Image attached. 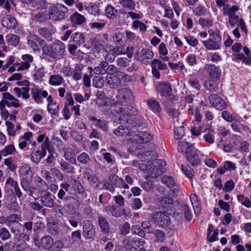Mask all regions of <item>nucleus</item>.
Returning a JSON list of instances; mask_svg holds the SVG:
<instances>
[{
	"instance_id": "39448f33",
	"label": "nucleus",
	"mask_w": 251,
	"mask_h": 251,
	"mask_svg": "<svg viewBox=\"0 0 251 251\" xmlns=\"http://www.w3.org/2000/svg\"><path fill=\"white\" fill-rule=\"evenodd\" d=\"M40 201L44 206L58 209L59 210V213H61V206L56 204L53 199L51 198V194L50 192H46L45 194L42 195L40 198Z\"/></svg>"
},
{
	"instance_id": "7ed1b4c3",
	"label": "nucleus",
	"mask_w": 251,
	"mask_h": 251,
	"mask_svg": "<svg viewBox=\"0 0 251 251\" xmlns=\"http://www.w3.org/2000/svg\"><path fill=\"white\" fill-rule=\"evenodd\" d=\"M150 218L158 227H165L170 224V218L168 214L161 211L151 214Z\"/></svg>"
},
{
	"instance_id": "cd10ccee",
	"label": "nucleus",
	"mask_w": 251,
	"mask_h": 251,
	"mask_svg": "<svg viewBox=\"0 0 251 251\" xmlns=\"http://www.w3.org/2000/svg\"><path fill=\"white\" fill-rule=\"evenodd\" d=\"M186 157L187 160L193 166H197L201 163V160L199 155L196 153H188L186 154Z\"/></svg>"
},
{
	"instance_id": "c85d7f7f",
	"label": "nucleus",
	"mask_w": 251,
	"mask_h": 251,
	"mask_svg": "<svg viewBox=\"0 0 251 251\" xmlns=\"http://www.w3.org/2000/svg\"><path fill=\"white\" fill-rule=\"evenodd\" d=\"M161 182L169 188H173L176 186L175 181L172 176L165 175L162 176Z\"/></svg>"
},
{
	"instance_id": "9b49d317",
	"label": "nucleus",
	"mask_w": 251,
	"mask_h": 251,
	"mask_svg": "<svg viewBox=\"0 0 251 251\" xmlns=\"http://www.w3.org/2000/svg\"><path fill=\"white\" fill-rule=\"evenodd\" d=\"M108 179L113 185L114 187L124 188L128 189L129 186L126 184L123 179L119 177L117 175L111 174L108 176Z\"/></svg>"
},
{
	"instance_id": "37998d69",
	"label": "nucleus",
	"mask_w": 251,
	"mask_h": 251,
	"mask_svg": "<svg viewBox=\"0 0 251 251\" xmlns=\"http://www.w3.org/2000/svg\"><path fill=\"white\" fill-rule=\"evenodd\" d=\"M114 133L118 136H126L129 134V132L127 127L121 126L114 130Z\"/></svg>"
},
{
	"instance_id": "c03bdc74",
	"label": "nucleus",
	"mask_w": 251,
	"mask_h": 251,
	"mask_svg": "<svg viewBox=\"0 0 251 251\" xmlns=\"http://www.w3.org/2000/svg\"><path fill=\"white\" fill-rule=\"evenodd\" d=\"M204 86L206 89L210 91L216 92L218 89L216 83L213 80H207L205 81Z\"/></svg>"
},
{
	"instance_id": "473e14b6",
	"label": "nucleus",
	"mask_w": 251,
	"mask_h": 251,
	"mask_svg": "<svg viewBox=\"0 0 251 251\" xmlns=\"http://www.w3.org/2000/svg\"><path fill=\"white\" fill-rule=\"evenodd\" d=\"M158 201L160 206L165 208L173 203L174 200L170 197H164L159 198Z\"/></svg>"
},
{
	"instance_id": "79ce46f5",
	"label": "nucleus",
	"mask_w": 251,
	"mask_h": 251,
	"mask_svg": "<svg viewBox=\"0 0 251 251\" xmlns=\"http://www.w3.org/2000/svg\"><path fill=\"white\" fill-rule=\"evenodd\" d=\"M205 47L208 50H215L220 48V44L216 43L210 39L203 42Z\"/></svg>"
},
{
	"instance_id": "a18cd8bd",
	"label": "nucleus",
	"mask_w": 251,
	"mask_h": 251,
	"mask_svg": "<svg viewBox=\"0 0 251 251\" xmlns=\"http://www.w3.org/2000/svg\"><path fill=\"white\" fill-rule=\"evenodd\" d=\"M73 185L75 191H77L79 194H82L84 193L85 188L79 180H75Z\"/></svg>"
},
{
	"instance_id": "6e6d98bb",
	"label": "nucleus",
	"mask_w": 251,
	"mask_h": 251,
	"mask_svg": "<svg viewBox=\"0 0 251 251\" xmlns=\"http://www.w3.org/2000/svg\"><path fill=\"white\" fill-rule=\"evenodd\" d=\"M17 101H12L10 102L7 100H2L0 102V107L5 108V104H6L7 106L10 107L12 106L15 107H19L20 106V104L16 102Z\"/></svg>"
},
{
	"instance_id": "338daca9",
	"label": "nucleus",
	"mask_w": 251,
	"mask_h": 251,
	"mask_svg": "<svg viewBox=\"0 0 251 251\" xmlns=\"http://www.w3.org/2000/svg\"><path fill=\"white\" fill-rule=\"evenodd\" d=\"M186 61L190 66H193L197 64L196 56L195 54H189L186 58Z\"/></svg>"
},
{
	"instance_id": "20e7f679",
	"label": "nucleus",
	"mask_w": 251,
	"mask_h": 251,
	"mask_svg": "<svg viewBox=\"0 0 251 251\" xmlns=\"http://www.w3.org/2000/svg\"><path fill=\"white\" fill-rule=\"evenodd\" d=\"M146 170L147 171L148 174L145 176V178L150 182H154L158 176L165 172V170L163 168L161 169L157 168L153 163L147 166Z\"/></svg>"
},
{
	"instance_id": "bf43d9fd",
	"label": "nucleus",
	"mask_w": 251,
	"mask_h": 251,
	"mask_svg": "<svg viewBox=\"0 0 251 251\" xmlns=\"http://www.w3.org/2000/svg\"><path fill=\"white\" fill-rule=\"evenodd\" d=\"M116 62L118 66L121 67H126L128 65L130 60H128L126 58L121 57L118 58Z\"/></svg>"
},
{
	"instance_id": "680f3d73",
	"label": "nucleus",
	"mask_w": 251,
	"mask_h": 251,
	"mask_svg": "<svg viewBox=\"0 0 251 251\" xmlns=\"http://www.w3.org/2000/svg\"><path fill=\"white\" fill-rule=\"evenodd\" d=\"M18 224L19 225L15 224L12 225L11 226H8L9 227L11 232L14 235V236L18 235L21 233L20 229H19L21 224L20 223Z\"/></svg>"
},
{
	"instance_id": "f704fd0d",
	"label": "nucleus",
	"mask_w": 251,
	"mask_h": 251,
	"mask_svg": "<svg viewBox=\"0 0 251 251\" xmlns=\"http://www.w3.org/2000/svg\"><path fill=\"white\" fill-rule=\"evenodd\" d=\"M6 40L9 45L16 46L19 43L20 39L16 35L10 34L6 35Z\"/></svg>"
},
{
	"instance_id": "13d9d810",
	"label": "nucleus",
	"mask_w": 251,
	"mask_h": 251,
	"mask_svg": "<svg viewBox=\"0 0 251 251\" xmlns=\"http://www.w3.org/2000/svg\"><path fill=\"white\" fill-rule=\"evenodd\" d=\"M34 19L36 21L43 23L47 20L48 17L46 12H39L35 15Z\"/></svg>"
},
{
	"instance_id": "f8f14e48",
	"label": "nucleus",
	"mask_w": 251,
	"mask_h": 251,
	"mask_svg": "<svg viewBox=\"0 0 251 251\" xmlns=\"http://www.w3.org/2000/svg\"><path fill=\"white\" fill-rule=\"evenodd\" d=\"M153 52L148 49H143L141 50V55L137 58V60L144 64H148L150 60L153 57Z\"/></svg>"
},
{
	"instance_id": "ddd939ff",
	"label": "nucleus",
	"mask_w": 251,
	"mask_h": 251,
	"mask_svg": "<svg viewBox=\"0 0 251 251\" xmlns=\"http://www.w3.org/2000/svg\"><path fill=\"white\" fill-rule=\"evenodd\" d=\"M70 21L73 26H76L77 25H81L85 22V18L77 12H75L70 17Z\"/></svg>"
},
{
	"instance_id": "de8ad7c7",
	"label": "nucleus",
	"mask_w": 251,
	"mask_h": 251,
	"mask_svg": "<svg viewBox=\"0 0 251 251\" xmlns=\"http://www.w3.org/2000/svg\"><path fill=\"white\" fill-rule=\"evenodd\" d=\"M11 235L5 227L0 229V237L2 241L7 240L11 238Z\"/></svg>"
},
{
	"instance_id": "b1692460",
	"label": "nucleus",
	"mask_w": 251,
	"mask_h": 251,
	"mask_svg": "<svg viewBox=\"0 0 251 251\" xmlns=\"http://www.w3.org/2000/svg\"><path fill=\"white\" fill-rule=\"evenodd\" d=\"M137 137L138 139H136V140L140 144H143L149 142L151 139L152 136L149 133L142 131L137 135Z\"/></svg>"
},
{
	"instance_id": "49530a36",
	"label": "nucleus",
	"mask_w": 251,
	"mask_h": 251,
	"mask_svg": "<svg viewBox=\"0 0 251 251\" xmlns=\"http://www.w3.org/2000/svg\"><path fill=\"white\" fill-rule=\"evenodd\" d=\"M182 211L184 213V217L187 221H190L192 219V214L190 209L186 204L181 205Z\"/></svg>"
},
{
	"instance_id": "4d7b16f0",
	"label": "nucleus",
	"mask_w": 251,
	"mask_h": 251,
	"mask_svg": "<svg viewBox=\"0 0 251 251\" xmlns=\"http://www.w3.org/2000/svg\"><path fill=\"white\" fill-rule=\"evenodd\" d=\"M15 244L13 241H9L3 245V251H15Z\"/></svg>"
},
{
	"instance_id": "4468645a",
	"label": "nucleus",
	"mask_w": 251,
	"mask_h": 251,
	"mask_svg": "<svg viewBox=\"0 0 251 251\" xmlns=\"http://www.w3.org/2000/svg\"><path fill=\"white\" fill-rule=\"evenodd\" d=\"M1 25L7 28L14 29L17 25V21L13 17L6 16L2 18Z\"/></svg>"
},
{
	"instance_id": "aec40b11",
	"label": "nucleus",
	"mask_w": 251,
	"mask_h": 251,
	"mask_svg": "<svg viewBox=\"0 0 251 251\" xmlns=\"http://www.w3.org/2000/svg\"><path fill=\"white\" fill-rule=\"evenodd\" d=\"M71 38L74 44L79 46L83 44L85 41V35L81 32L73 33L71 36Z\"/></svg>"
},
{
	"instance_id": "e2e57ef3",
	"label": "nucleus",
	"mask_w": 251,
	"mask_h": 251,
	"mask_svg": "<svg viewBox=\"0 0 251 251\" xmlns=\"http://www.w3.org/2000/svg\"><path fill=\"white\" fill-rule=\"evenodd\" d=\"M181 168L186 176H187L189 178H192L194 171L190 167H186L184 165H182Z\"/></svg>"
},
{
	"instance_id": "1a4fd4ad",
	"label": "nucleus",
	"mask_w": 251,
	"mask_h": 251,
	"mask_svg": "<svg viewBox=\"0 0 251 251\" xmlns=\"http://www.w3.org/2000/svg\"><path fill=\"white\" fill-rule=\"evenodd\" d=\"M29 236L28 235L22 232L20 234L14 236L13 239L14 243L17 248L21 249H25L27 247L26 242L29 240Z\"/></svg>"
},
{
	"instance_id": "a211bd4d",
	"label": "nucleus",
	"mask_w": 251,
	"mask_h": 251,
	"mask_svg": "<svg viewBox=\"0 0 251 251\" xmlns=\"http://www.w3.org/2000/svg\"><path fill=\"white\" fill-rule=\"evenodd\" d=\"M123 247L126 250L128 251H136L137 249L134 244V238L127 237L123 241Z\"/></svg>"
},
{
	"instance_id": "a19ab883",
	"label": "nucleus",
	"mask_w": 251,
	"mask_h": 251,
	"mask_svg": "<svg viewBox=\"0 0 251 251\" xmlns=\"http://www.w3.org/2000/svg\"><path fill=\"white\" fill-rule=\"evenodd\" d=\"M209 33L211 36V38L209 39L216 43L220 44L221 42V37L219 30H216L214 31L211 29L209 30Z\"/></svg>"
},
{
	"instance_id": "09e8293b",
	"label": "nucleus",
	"mask_w": 251,
	"mask_h": 251,
	"mask_svg": "<svg viewBox=\"0 0 251 251\" xmlns=\"http://www.w3.org/2000/svg\"><path fill=\"white\" fill-rule=\"evenodd\" d=\"M120 4L129 10H134L135 6V2L132 0H122L120 1Z\"/></svg>"
},
{
	"instance_id": "393cba45",
	"label": "nucleus",
	"mask_w": 251,
	"mask_h": 251,
	"mask_svg": "<svg viewBox=\"0 0 251 251\" xmlns=\"http://www.w3.org/2000/svg\"><path fill=\"white\" fill-rule=\"evenodd\" d=\"M28 195L32 197L35 201L41 198L44 192L41 191V190L37 187L32 186L28 190Z\"/></svg>"
},
{
	"instance_id": "c9c22d12",
	"label": "nucleus",
	"mask_w": 251,
	"mask_h": 251,
	"mask_svg": "<svg viewBox=\"0 0 251 251\" xmlns=\"http://www.w3.org/2000/svg\"><path fill=\"white\" fill-rule=\"evenodd\" d=\"M117 10L111 5H108L105 9V15L109 19H115L117 16Z\"/></svg>"
},
{
	"instance_id": "6ab92c4d",
	"label": "nucleus",
	"mask_w": 251,
	"mask_h": 251,
	"mask_svg": "<svg viewBox=\"0 0 251 251\" xmlns=\"http://www.w3.org/2000/svg\"><path fill=\"white\" fill-rule=\"evenodd\" d=\"M53 242V240L51 236L49 235L45 236L41 239V248L45 250H48L51 248Z\"/></svg>"
},
{
	"instance_id": "8fccbe9b",
	"label": "nucleus",
	"mask_w": 251,
	"mask_h": 251,
	"mask_svg": "<svg viewBox=\"0 0 251 251\" xmlns=\"http://www.w3.org/2000/svg\"><path fill=\"white\" fill-rule=\"evenodd\" d=\"M77 160L82 164H88L90 161L89 155L86 152H82L77 157Z\"/></svg>"
},
{
	"instance_id": "0e129e2a",
	"label": "nucleus",
	"mask_w": 251,
	"mask_h": 251,
	"mask_svg": "<svg viewBox=\"0 0 251 251\" xmlns=\"http://www.w3.org/2000/svg\"><path fill=\"white\" fill-rule=\"evenodd\" d=\"M21 185L23 189L25 191L28 192L30 188L31 187L29 180L25 178H23L21 181Z\"/></svg>"
},
{
	"instance_id": "e433bc0d",
	"label": "nucleus",
	"mask_w": 251,
	"mask_h": 251,
	"mask_svg": "<svg viewBox=\"0 0 251 251\" xmlns=\"http://www.w3.org/2000/svg\"><path fill=\"white\" fill-rule=\"evenodd\" d=\"M134 244L136 248H139L138 250H143L145 248L146 241L144 237H134Z\"/></svg>"
},
{
	"instance_id": "3c124183",
	"label": "nucleus",
	"mask_w": 251,
	"mask_h": 251,
	"mask_svg": "<svg viewBox=\"0 0 251 251\" xmlns=\"http://www.w3.org/2000/svg\"><path fill=\"white\" fill-rule=\"evenodd\" d=\"M151 65V66H154L156 68L157 67L158 69L160 70L167 69V66L165 63H162L160 60L157 59H153Z\"/></svg>"
},
{
	"instance_id": "72a5a7b5",
	"label": "nucleus",
	"mask_w": 251,
	"mask_h": 251,
	"mask_svg": "<svg viewBox=\"0 0 251 251\" xmlns=\"http://www.w3.org/2000/svg\"><path fill=\"white\" fill-rule=\"evenodd\" d=\"M63 80V78L60 75H52L50 77L49 83L51 85L57 86L61 85Z\"/></svg>"
},
{
	"instance_id": "2eb2a0df",
	"label": "nucleus",
	"mask_w": 251,
	"mask_h": 251,
	"mask_svg": "<svg viewBox=\"0 0 251 251\" xmlns=\"http://www.w3.org/2000/svg\"><path fill=\"white\" fill-rule=\"evenodd\" d=\"M204 68L207 71L211 78L214 79H218L220 75V71L219 68L214 65H206Z\"/></svg>"
},
{
	"instance_id": "423d86ee",
	"label": "nucleus",
	"mask_w": 251,
	"mask_h": 251,
	"mask_svg": "<svg viewBox=\"0 0 251 251\" xmlns=\"http://www.w3.org/2000/svg\"><path fill=\"white\" fill-rule=\"evenodd\" d=\"M157 91L160 93L162 97H165L167 99L173 100L175 97L171 93L172 87L170 83L162 82L157 85Z\"/></svg>"
},
{
	"instance_id": "9d476101",
	"label": "nucleus",
	"mask_w": 251,
	"mask_h": 251,
	"mask_svg": "<svg viewBox=\"0 0 251 251\" xmlns=\"http://www.w3.org/2000/svg\"><path fill=\"white\" fill-rule=\"evenodd\" d=\"M210 104L219 110H223L226 106V102L218 95L212 94L209 96Z\"/></svg>"
},
{
	"instance_id": "5701e85b",
	"label": "nucleus",
	"mask_w": 251,
	"mask_h": 251,
	"mask_svg": "<svg viewBox=\"0 0 251 251\" xmlns=\"http://www.w3.org/2000/svg\"><path fill=\"white\" fill-rule=\"evenodd\" d=\"M82 220V217L79 213H74L72 216L69 217L68 222L74 227H76L79 223Z\"/></svg>"
},
{
	"instance_id": "603ef678",
	"label": "nucleus",
	"mask_w": 251,
	"mask_h": 251,
	"mask_svg": "<svg viewBox=\"0 0 251 251\" xmlns=\"http://www.w3.org/2000/svg\"><path fill=\"white\" fill-rule=\"evenodd\" d=\"M141 227L143 231L148 233H151L153 232V228L149 221H144L141 224Z\"/></svg>"
},
{
	"instance_id": "052dcab7",
	"label": "nucleus",
	"mask_w": 251,
	"mask_h": 251,
	"mask_svg": "<svg viewBox=\"0 0 251 251\" xmlns=\"http://www.w3.org/2000/svg\"><path fill=\"white\" fill-rule=\"evenodd\" d=\"M6 207L12 212L18 211L20 208L17 202L16 201H13L11 203L6 204Z\"/></svg>"
},
{
	"instance_id": "c756f323",
	"label": "nucleus",
	"mask_w": 251,
	"mask_h": 251,
	"mask_svg": "<svg viewBox=\"0 0 251 251\" xmlns=\"http://www.w3.org/2000/svg\"><path fill=\"white\" fill-rule=\"evenodd\" d=\"M88 119L95 122V125L97 127H99L103 131H106L107 126L105 121L98 119L96 117L91 116H89Z\"/></svg>"
},
{
	"instance_id": "69168bd1",
	"label": "nucleus",
	"mask_w": 251,
	"mask_h": 251,
	"mask_svg": "<svg viewBox=\"0 0 251 251\" xmlns=\"http://www.w3.org/2000/svg\"><path fill=\"white\" fill-rule=\"evenodd\" d=\"M152 182L144 181L141 183V186L145 191H150L152 190L154 187V185Z\"/></svg>"
},
{
	"instance_id": "5fc2aeb1",
	"label": "nucleus",
	"mask_w": 251,
	"mask_h": 251,
	"mask_svg": "<svg viewBox=\"0 0 251 251\" xmlns=\"http://www.w3.org/2000/svg\"><path fill=\"white\" fill-rule=\"evenodd\" d=\"M57 196L58 198L63 201H67L68 200H73L74 198L71 196H66V191L63 189H60L58 193Z\"/></svg>"
},
{
	"instance_id": "774afa93",
	"label": "nucleus",
	"mask_w": 251,
	"mask_h": 251,
	"mask_svg": "<svg viewBox=\"0 0 251 251\" xmlns=\"http://www.w3.org/2000/svg\"><path fill=\"white\" fill-rule=\"evenodd\" d=\"M4 164L6 165L8 169L12 172H13L16 169V166L12 163L11 158H6L4 161Z\"/></svg>"
},
{
	"instance_id": "bb28decb",
	"label": "nucleus",
	"mask_w": 251,
	"mask_h": 251,
	"mask_svg": "<svg viewBox=\"0 0 251 251\" xmlns=\"http://www.w3.org/2000/svg\"><path fill=\"white\" fill-rule=\"evenodd\" d=\"M21 219V216L17 214H12L6 217V224L7 226L12 225H19L18 221Z\"/></svg>"
},
{
	"instance_id": "6e6552de",
	"label": "nucleus",
	"mask_w": 251,
	"mask_h": 251,
	"mask_svg": "<svg viewBox=\"0 0 251 251\" xmlns=\"http://www.w3.org/2000/svg\"><path fill=\"white\" fill-rule=\"evenodd\" d=\"M96 231L94 226L89 221H84L83 223L82 235L86 239H93L95 236Z\"/></svg>"
},
{
	"instance_id": "58836bf2",
	"label": "nucleus",
	"mask_w": 251,
	"mask_h": 251,
	"mask_svg": "<svg viewBox=\"0 0 251 251\" xmlns=\"http://www.w3.org/2000/svg\"><path fill=\"white\" fill-rule=\"evenodd\" d=\"M46 155H43L40 151H36L32 152L30 155L31 160L35 163H38L41 160V158Z\"/></svg>"
},
{
	"instance_id": "f257e3e1",
	"label": "nucleus",
	"mask_w": 251,
	"mask_h": 251,
	"mask_svg": "<svg viewBox=\"0 0 251 251\" xmlns=\"http://www.w3.org/2000/svg\"><path fill=\"white\" fill-rule=\"evenodd\" d=\"M43 54L54 59L62 58L65 55V45L61 41L57 40L51 46L42 48Z\"/></svg>"
},
{
	"instance_id": "f03ea898",
	"label": "nucleus",
	"mask_w": 251,
	"mask_h": 251,
	"mask_svg": "<svg viewBox=\"0 0 251 251\" xmlns=\"http://www.w3.org/2000/svg\"><path fill=\"white\" fill-rule=\"evenodd\" d=\"M68 8L63 4H57L55 6H50L48 14L49 19L59 21L65 18Z\"/></svg>"
},
{
	"instance_id": "4be33fe9",
	"label": "nucleus",
	"mask_w": 251,
	"mask_h": 251,
	"mask_svg": "<svg viewBox=\"0 0 251 251\" xmlns=\"http://www.w3.org/2000/svg\"><path fill=\"white\" fill-rule=\"evenodd\" d=\"M38 33L47 41L50 42L52 40V35L50 30L47 27H41L38 28Z\"/></svg>"
},
{
	"instance_id": "2f4dec72",
	"label": "nucleus",
	"mask_w": 251,
	"mask_h": 251,
	"mask_svg": "<svg viewBox=\"0 0 251 251\" xmlns=\"http://www.w3.org/2000/svg\"><path fill=\"white\" fill-rule=\"evenodd\" d=\"M135 119H129L128 120V124L132 125L133 126H141L145 125V123L144 122V119L140 116L137 115L134 117Z\"/></svg>"
},
{
	"instance_id": "4c0bfd02",
	"label": "nucleus",
	"mask_w": 251,
	"mask_h": 251,
	"mask_svg": "<svg viewBox=\"0 0 251 251\" xmlns=\"http://www.w3.org/2000/svg\"><path fill=\"white\" fill-rule=\"evenodd\" d=\"M64 156L66 160L70 162L75 163L76 162L75 154L71 149H67L64 151Z\"/></svg>"
},
{
	"instance_id": "a878e982",
	"label": "nucleus",
	"mask_w": 251,
	"mask_h": 251,
	"mask_svg": "<svg viewBox=\"0 0 251 251\" xmlns=\"http://www.w3.org/2000/svg\"><path fill=\"white\" fill-rule=\"evenodd\" d=\"M147 105L155 113H160L162 108L159 102L155 100H149L147 101Z\"/></svg>"
},
{
	"instance_id": "f3484780",
	"label": "nucleus",
	"mask_w": 251,
	"mask_h": 251,
	"mask_svg": "<svg viewBox=\"0 0 251 251\" xmlns=\"http://www.w3.org/2000/svg\"><path fill=\"white\" fill-rule=\"evenodd\" d=\"M137 114L138 111L136 109L132 107H127L125 109L124 121L128 123L129 119H135L134 117Z\"/></svg>"
},
{
	"instance_id": "412c9836",
	"label": "nucleus",
	"mask_w": 251,
	"mask_h": 251,
	"mask_svg": "<svg viewBox=\"0 0 251 251\" xmlns=\"http://www.w3.org/2000/svg\"><path fill=\"white\" fill-rule=\"evenodd\" d=\"M98 223L101 232L104 234H107L110 231L109 223L106 218L103 217L98 218Z\"/></svg>"
},
{
	"instance_id": "0eeeda50",
	"label": "nucleus",
	"mask_w": 251,
	"mask_h": 251,
	"mask_svg": "<svg viewBox=\"0 0 251 251\" xmlns=\"http://www.w3.org/2000/svg\"><path fill=\"white\" fill-rule=\"evenodd\" d=\"M116 98L121 102H129L133 100L132 92L129 89L126 88L118 90Z\"/></svg>"
},
{
	"instance_id": "ea45409f",
	"label": "nucleus",
	"mask_w": 251,
	"mask_h": 251,
	"mask_svg": "<svg viewBox=\"0 0 251 251\" xmlns=\"http://www.w3.org/2000/svg\"><path fill=\"white\" fill-rule=\"evenodd\" d=\"M109 211L113 216L116 218L120 217L122 215L121 208L117 205H113L110 206Z\"/></svg>"
},
{
	"instance_id": "dca6fc26",
	"label": "nucleus",
	"mask_w": 251,
	"mask_h": 251,
	"mask_svg": "<svg viewBox=\"0 0 251 251\" xmlns=\"http://www.w3.org/2000/svg\"><path fill=\"white\" fill-rule=\"evenodd\" d=\"M106 84L111 89L117 88L121 83L120 78L116 75L107 76L105 78Z\"/></svg>"
},
{
	"instance_id": "864d4df0",
	"label": "nucleus",
	"mask_w": 251,
	"mask_h": 251,
	"mask_svg": "<svg viewBox=\"0 0 251 251\" xmlns=\"http://www.w3.org/2000/svg\"><path fill=\"white\" fill-rule=\"evenodd\" d=\"M131 232L132 233L138 235L140 237H144L145 236V231L138 226H132Z\"/></svg>"
},
{
	"instance_id": "7c9ffc66",
	"label": "nucleus",
	"mask_w": 251,
	"mask_h": 251,
	"mask_svg": "<svg viewBox=\"0 0 251 251\" xmlns=\"http://www.w3.org/2000/svg\"><path fill=\"white\" fill-rule=\"evenodd\" d=\"M191 144L186 142L182 141L179 142L177 149L179 152H184L187 154L189 153L191 151Z\"/></svg>"
}]
</instances>
